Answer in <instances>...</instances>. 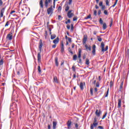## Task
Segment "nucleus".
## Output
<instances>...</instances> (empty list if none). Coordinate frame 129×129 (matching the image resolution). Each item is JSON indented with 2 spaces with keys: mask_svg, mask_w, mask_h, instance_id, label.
Returning <instances> with one entry per match:
<instances>
[{
  "mask_svg": "<svg viewBox=\"0 0 129 129\" xmlns=\"http://www.w3.org/2000/svg\"><path fill=\"white\" fill-rule=\"evenodd\" d=\"M98 120H97V117H95L94 118V120L93 123L91 124L90 129H94V127H97V125H98Z\"/></svg>",
  "mask_w": 129,
  "mask_h": 129,
  "instance_id": "obj_1",
  "label": "nucleus"
},
{
  "mask_svg": "<svg viewBox=\"0 0 129 129\" xmlns=\"http://www.w3.org/2000/svg\"><path fill=\"white\" fill-rule=\"evenodd\" d=\"M101 48L102 49V52H106V51H107L108 50V46H106L105 48H104V42H102L101 43Z\"/></svg>",
  "mask_w": 129,
  "mask_h": 129,
  "instance_id": "obj_2",
  "label": "nucleus"
},
{
  "mask_svg": "<svg viewBox=\"0 0 129 129\" xmlns=\"http://www.w3.org/2000/svg\"><path fill=\"white\" fill-rule=\"evenodd\" d=\"M6 39L9 41L13 40V33L10 32L7 36Z\"/></svg>",
  "mask_w": 129,
  "mask_h": 129,
  "instance_id": "obj_3",
  "label": "nucleus"
},
{
  "mask_svg": "<svg viewBox=\"0 0 129 129\" xmlns=\"http://www.w3.org/2000/svg\"><path fill=\"white\" fill-rule=\"evenodd\" d=\"M72 12H73L72 10H70L69 11V12H68L67 16H68V18H69V19H71V18H72V17H73V16H74L73 15V13H72Z\"/></svg>",
  "mask_w": 129,
  "mask_h": 129,
  "instance_id": "obj_4",
  "label": "nucleus"
},
{
  "mask_svg": "<svg viewBox=\"0 0 129 129\" xmlns=\"http://www.w3.org/2000/svg\"><path fill=\"white\" fill-rule=\"evenodd\" d=\"M52 0H45V2H44V7L45 8H46V9H47V8H48V7H49V4H50V3H51Z\"/></svg>",
  "mask_w": 129,
  "mask_h": 129,
  "instance_id": "obj_5",
  "label": "nucleus"
},
{
  "mask_svg": "<svg viewBox=\"0 0 129 129\" xmlns=\"http://www.w3.org/2000/svg\"><path fill=\"white\" fill-rule=\"evenodd\" d=\"M47 14L50 15V14H53V6H51L50 8L47 9Z\"/></svg>",
  "mask_w": 129,
  "mask_h": 129,
  "instance_id": "obj_6",
  "label": "nucleus"
},
{
  "mask_svg": "<svg viewBox=\"0 0 129 129\" xmlns=\"http://www.w3.org/2000/svg\"><path fill=\"white\" fill-rule=\"evenodd\" d=\"M6 8H7V6H5L1 11L0 21L1 20V18H3V17H4V13H5V11Z\"/></svg>",
  "mask_w": 129,
  "mask_h": 129,
  "instance_id": "obj_7",
  "label": "nucleus"
},
{
  "mask_svg": "<svg viewBox=\"0 0 129 129\" xmlns=\"http://www.w3.org/2000/svg\"><path fill=\"white\" fill-rule=\"evenodd\" d=\"M93 50L92 51V53L94 56H95L96 52V46L95 44H94L92 47Z\"/></svg>",
  "mask_w": 129,
  "mask_h": 129,
  "instance_id": "obj_8",
  "label": "nucleus"
},
{
  "mask_svg": "<svg viewBox=\"0 0 129 129\" xmlns=\"http://www.w3.org/2000/svg\"><path fill=\"white\" fill-rule=\"evenodd\" d=\"M41 53H42V52L39 51L37 54V60H38V63H41Z\"/></svg>",
  "mask_w": 129,
  "mask_h": 129,
  "instance_id": "obj_9",
  "label": "nucleus"
},
{
  "mask_svg": "<svg viewBox=\"0 0 129 129\" xmlns=\"http://www.w3.org/2000/svg\"><path fill=\"white\" fill-rule=\"evenodd\" d=\"M42 47H43V42L42 41V39H40L39 43V49L40 52H42Z\"/></svg>",
  "mask_w": 129,
  "mask_h": 129,
  "instance_id": "obj_10",
  "label": "nucleus"
},
{
  "mask_svg": "<svg viewBox=\"0 0 129 129\" xmlns=\"http://www.w3.org/2000/svg\"><path fill=\"white\" fill-rule=\"evenodd\" d=\"M88 38V36H87V35H84L83 44H85L86 43Z\"/></svg>",
  "mask_w": 129,
  "mask_h": 129,
  "instance_id": "obj_11",
  "label": "nucleus"
},
{
  "mask_svg": "<svg viewBox=\"0 0 129 129\" xmlns=\"http://www.w3.org/2000/svg\"><path fill=\"white\" fill-rule=\"evenodd\" d=\"M72 123V121H71V120H69L67 122V125H68V128L70 129L71 128V124Z\"/></svg>",
  "mask_w": 129,
  "mask_h": 129,
  "instance_id": "obj_12",
  "label": "nucleus"
},
{
  "mask_svg": "<svg viewBox=\"0 0 129 129\" xmlns=\"http://www.w3.org/2000/svg\"><path fill=\"white\" fill-rule=\"evenodd\" d=\"M85 47L86 48V51H91V46L90 45L88 46V45H87V44H86L85 45Z\"/></svg>",
  "mask_w": 129,
  "mask_h": 129,
  "instance_id": "obj_13",
  "label": "nucleus"
},
{
  "mask_svg": "<svg viewBox=\"0 0 129 129\" xmlns=\"http://www.w3.org/2000/svg\"><path fill=\"white\" fill-rule=\"evenodd\" d=\"M101 113V111L100 110H99L98 111V110L97 109V110H96L95 114L97 115V116H98V117L100 116Z\"/></svg>",
  "mask_w": 129,
  "mask_h": 129,
  "instance_id": "obj_14",
  "label": "nucleus"
},
{
  "mask_svg": "<svg viewBox=\"0 0 129 129\" xmlns=\"http://www.w3.org/2000/svg\"><path fill=\"white\" fill-rule=\"evenodd\" d=\"M64 44L63 43V41H62L61 42V50L60 51L61 53H63L64 52Z\"/></svg>",
  "mask_w": 129,
  "mask_h": 129,
  "instance_id": "obj_15",
  "label": "nucleus"
},
{
  "mask_svg": "<svg viewBox=\"0 0 129 129\" xmlns=\"http://www.w3.org/2000/svg\"><path fill=\"white\" fill-rule=\"evenodd\" d=\"M121 107V99H118V108Z\"/></svg>",
  "mask_w": 129,
  "mask_h": 129,
  "instance_id": "obj_16",
  "label": "nucleus"
},
{
  "mask_svg": "<svg viewBox=\"0 0 129 129\" xmlns=\"http://www.w3.org/2000/svg\"><path fill=\"white\" fill-rule=\"evenodd\" d=\"M53 43L55 44H58V43H59V37H57L56 38H55L53 41Z\"/></svg>",
  "mask_w": 129,
  "mask_h": 129,
  "instance_id": "obj_17",
  "label": "nucleus"
},
{
  "mask_svg": "<svg viewBox=\"0 0 129 129\" xmlns=\"http://www.w3.org/2000/svg\"><path fill=\"white\" fill-rule=\"evenodd\" d=\"M123 86V81H122L119 87V91H122V87Z\"/></svg>",
  "mask_w": 129,
  "mask_h": 129,
  "instance_id": "obj_18",
  "label": "nucleus"
},
{
  "mask_svg": "<svg viewBox=\"0 0 129 129\" xmlns=\"http://www.w3.org/2000/svg\"><path fill=\"white\" fill-rule=\"evenodd\" d=\"M39 6L41 9H44V5L43 4V0H40L39 2Z\"/></svg>",
  "mask_w": 129,
  "mask_h": 129,
  "instance_id": "obj_19",
  "label": "nucleus"
},
{
  "mask_svg": "<svg viewBox=\"0 0 129 129\" xmlns=\"http://www.w3.org/2000/svg\"><path fill=\"white\" fill-rule=\"evenodd\" d=\"M55 63L56 66H57V67H58V66H59V62H58V57H55Z\"/></svg>",
  "mask_w": 129,
  "mask_h": 129,
  "instance_id": "obj_20",
  "label": "nucleus"
},
{
  "mask_svg": "<svg viewBox=\"0 0 129 129\" xmlns=\"http://www.w3.org/2000/svg\"><path fill=\"white\" fill-rule=\"evenodd\" d=\"M56 126H57V121H53V129H56Z\"/></svg>",
  "mask_w": 129,
  "mask_h": 129,
  "instance_id": "obj_21",
  "label": "nucleus"
},
{
  "mask_svg": "<svg viewBox=\"0 0 129 129\" xmlns=\"http://www.w3.org/2000/svg\"><path fill=\"white\" fill-rule=\"evenodd\" d=\"M81 49H79V53H78V58L79 59H81Z\"/></svg>",
  "mask_w": 129,
  "mask_h": 129,
  "instance_id": "obj_22",
  "label": "nucleus"
},
{
  "mask_svg": "<svg viewBox=\"0 0 129 129\" xmlns=\"http://www.w3.org/2000/svg\"><path fill=\"white\" fill-rule=\"evenodd\" d=\"M80 88L81 90H83V89H84V87H83V82H81L80 83Z\"/></svg>",
  "mask_w": 129,
  "mask_h": 129,
  "instance_id": "obj_23",
  "label": "nucleus"
},
{
  "mask_svg": "<svg viewBox=\"0 0 129 129\" xmlns=\"http://www.w3.org/2000/svg\"><path fill=\"white\" fill-rule=\"evenodd\" d=\"M38 71L39 74H41V73H42V70H41V67L40 66H38Z\"/></svg>",
  "mask_w": 129,
  "mask_h": 129,
  "instance_id": "obj_24",
  "label": "nucleus"
},
{
  "mask_svg": "<svg viewBox=\"0 0 129 129\" xmlns=\"http://www.w3.org/2000/svg\"><path fill=\"white\" fill-rule=\"evenodd\" d=\"M89 64H90V62L89 61V59L86 58V59L85 64L86 65H89Z\"/></svg>",
  "mask_w": 129,
  "mask_h": 129,
  "instance_id": "obj_25",
  "label": "nucleus"
},
{
  "mask_svg": "<svg viewBox=\"0 0 129 129\" xmlns=\"http://www.w3.org/2000/svg\"><path fill=\"white\" fill-rule=\"evenodd\" d=\"M53 81L55 83H58V78L57 77L55 76L53 77Z\"/></svg>",
  "mask_w": 129,
  "mask_h": 129,
  "instance_id": "obj_26",
  "label": "nucleus"
},
{
  "mask_svg": "<svg viewBox=\"0 0 129 129\" xmlns=\"http://www.w3.org/2000/svg\"><path fill=\"white\" fill-rule=\"evenodd\" d=\"M107 26H106V23H104L103 24V30H106Z\"/></svg>",
  "mask_w": 129,
  "mask_h": 129,
  "instance_id": "obj_27",
  "label": "nucleus"
},
{
  "mask_svg": "<svg viewBox=\"0 0 129 129\" xmlns=\"http://www.w3.org/2000/svg\"><path fill=\"white\" fill-rule=\"evenodd\" d=\"M71 32H73V31H74V26L73 24H72L71 25Z\"/></svg>",
  "mask_w": 129,
  "mask_h": 129,
  "instance_id": "obj_28",
  "label": "nucleus"
},
{
  "mask_svg": "<svg viewBox=\"0 0 129 129\" xmlns=\"http://www.w3.org/2000/svg\"><path fill=\"white\" fill-rule=\"evenodd\" d=\"M55 38H56V35L55 34H51V40H54V39H55Z\"/></svg>",
  "mask_w": 129,
  "mask_h": 129,
  "instance_id": "obj_29",
  "label": "nucleus"
},
{
  "mask_svg": "<svg viewBox=\"0 0 129 129\" xmlns=\"http://www.w3.org/2000/svg\"><path fill=\"white\" fill-rule=\"evenodd\" d=\"M73 59V60H74V61H76V60H77V55L76 54L74 55Z\"/></svg>",
  "mask_w": 129,
  "mask_h": 129,
  "instance_id": "obj_30",
  "label": "nucleus"
},
{
  "mask_svg": "<svg viewBox=\"0 0 129 129\" xmlns=\"http://www.w3.org/2000/svg\"><path fill=\"white\" fill-rule=\"evenodd\" d=\"M117 2H118V0H115V2L114 4V5L111 6L110 8H114V7H115V6H116V4H117Z\"/></svg>",
  "mask_w": 129,
  "mask_h": 129,
  "instance_id": "obj_31",
  "label": "nucleus"
},
{
  "mask_svg": "<svg viewBox=\"0 0 129 129\" xmlns=\"http://www.w3.org/2000/svg\"><path fill=\"white\" fill-rule=\"evenodd\" d=\"M69 9H70V7H69V6H67L66 7L65 11L66 12H68L69 11Z\"/></svg>",
  "mask_w": 129,
  "mask_h": 129,
  "instance_id": "obj_32",
  "label": "nucleus"
},
{
  "mask_svg": "<svg viewBox=\"0 0 129 129\" xmlns=\"http://www.w3.org/2000/svg\"><path fill=\"white\" fill-rule=\"evenodd\" d=\"M97 39L99 42H101V41H102V38H101L99 36H97Z\"/></svg>",
  "mask_w": 129,
  "mask_h": 129,
  "instance_id": "obj_33",
  "label": "nucleus"
},
{
  "mask_svg": "<svg viewBox=\"0 0 129 129\" xmlns=\"http://www.w3.org/2000/svg\"><path fill=\"white\" fill-rule=\"evenodd\" d=\"M48 36V31H47V30L45 31V38L47 39V36Z\"/></svg>",
  "mask_w": 129,
  "mask_h": 129,
  "instance_id": "obj_34",
  "label": "nucleus"
},
{
  "mask_svg": "<svg viewBox=\"0 0 129 129\" xmlns=\"http://www.w3.org/2000/svg\"><path fill=\"white\" fill-rule=\"evenodd\" d=\"M91 95H93V89L92 88H91L90 89Z\"/></svg>",
  "mask_w": 129,
  "mask_h": 129,
  "instance_id": "obj_35",
  "label": "nucleus"
},
{
  "mask_svg": "<svg viewBox=\"0 0 129 129\" xmlns=\"http://www.w3.org/2000/svg\"><path fill=\"white\" fill-rule=\"evenodd\" d=\"M68 51H69V52H70V53H71V54H72V55H73V52L71 51V47H69L68 48Z\"/></svg>",
  "mask_w": 129,
  "mask_h": 129,
  "instance_id": "obj_36",
  "label": "nucleus"
},
{
  "mask_svg": "<svg viewBox=\"0 0 129 129\" xmlns=\"http://www.w3.org/2000/svg\"><path fill=\"white\" fill-rule=\"evenodd\" d=\"M106 5L109 7V1L108 0H105Z\"/></svg>",
  "mask_w": 129,
  "mask_h": 129,
  "instance_id": "obj_37",
  "label": "nucleus"
},
{
  "mask_svg": "<svg viewBox=\"0 0 129 129\" xmlns=\"http://www.w3.org/2000/svg\"><path fill=\"white\" fill-rule=\"evenodd\" d=\"M104 14L106 16H108V12L107 11V10H104Z\"/></svg>",
  "mask_w": 129,
  "mask_h": 129,
  "instance_id": "obj_38",
  "label": "nucleus"
},
{
  "mask_svg": "<svg viewBox=\"0 0 129 129\" xmlns=\"http://www.w3.org/2000/svg\"><path fill=\"white\" fill-rule=\"evenodd\" d=\"M101 7V10L102 11H104V10H105L106 8H105V5H102Z\"/></svg>",
  "mask_w": 129,
  "mask_h": 129,
  "instance_id": "obj_39",
  "label": "nucleus"
},
{
  "mask_svg": "<svg viewBox=\"0 0 129 129\" xmlns=\"http://www.w3.org/2000/svg\"><path fill=\"white\" fill-rule=\"evenodd\" d=\"M47 29L49 31V35H52V32L51 31H52V29H51L50 27H48Z\"/></svg>",
  "mask_w": 129,
  "mask_h": 129,
  "instance_id": "obj_40",
  "label": "nucleus"
},
{
  "mask_svg": "<svg viewBox=\"0 0 129 129\" xmlns=\"http://www.w3.org/2000/svg\"><path fill=\"white\" fill-rule=\"evenodd\" d=\"M112 86H113V82L111 81L110 82V87H112Z\"/></svg>",
  "mask_w": 129,
  "mask_h": 129,
  "instance_id": "obj_41",
  "label": "nucleus"
},
{
  "mask_svg": "<svg viewBox=\"0 0 129 129\" xmlns=\"http://www.w3.org/2000/svg\"><path fill=\"white\" fill-rule=\"evenodd\" d=\"M99 23L101 25H103V21H102V19L100 18L99 20Z\"/></svg>",
  "mask_w": 129,
  "mask_h": 129,
  "instance_id": "obj_42",
  "label": "nucleus"
},
{
  "mask_svg": "<svg viewBox=\"0 0 129 129\" xmlns=\"http://www.w3.org/2000/svg\"><path fill=\"white\" fill-rule=\"evenodd\" d=\"M99 7H102V6H103V2H102V1L100 2L99 3Z\"/></svg>",
  "mask_w": 129,
  "mask_h": 129,
  "instance_id": "obj_43",
  "label": "nucleus"
},
{
  "mask_svg": "<svg viewBox=\"0 0 129 129\" xmlns=\"http://www.w3.org/2000/svg\"><path fill=\"white\" fill-rule=\"evenodd\" d=\"M72 69L73 72H75L76 71V70L75 69V67H74V66H73V67H72Z\"/></svg>",
  "mask_w": 129,
  "mask_h": 129,
  "instance_id": "obj_44",
  "label": "nucleus"
},
{
  "mask_svg": "<svg viewBox=\"0 0 129 129\" xmlns=\"http://www.w3.org/2000/svg\"><path fill=\"white\" fill-rule=\"evenodd\" d=\"M10 25V21H7L5 25V27H8Z\"/></svg>",
  "mask_w": 129,
  "mask_h": 129,
  "instance_id": "obj_45",
  "label": "nucleus"
},
{
  "mask_svg": "<svg viewBox=\"0 0 129 129\" xmlns=\"http://www.w3.org/2000/svg\"><path fill=\"white\" fill-rule=\"evenodd\" d=\"M107 114V113H105V114L102 117V119H104V118H105V117H106Z\"/></svg>",
  "mask_w": 129,
  "mask_h": 129,
  "instance_id": "obj_46",
  "label": "nucleus"
},
{
  "mask_svg": "<svg viewBox=\"0 0 129 129\" xmlns=\"http://www.w3.org/2000/svg\"><path fill=\"white\" fill-rule=\"evenodd\" d=\"M97 129H104V127H103L102 126H98L97 127Z\"/></svg>",
  "mask_w": 129,
  "mask_h": 129,
  "instance_id": "obj_47",
  "label": "nucleus"
},
{
  "mask_svg": "<svg viewBox=\"0 0 129 129\" xmlns=\"http://www.w3.org/2000/svg\"><path fill=\"white\" fill-rule=\"evenodd\" d=\"M68 40L69 42V43H71V42H72V38L69 37Z\"/></svg>",
  "mask_w": 129,
  "mask_h": 129,
  "instance_id": "obj_48",
  "label": "nucleus"
},
{
  "mask_svg": "<svg viewBox=\"0 0 129 129\" xmlns=\"http://www.w3.org/2000/svg\"><path fill=\"white\" fill-rule=\"evenodd\" d=\"M4 64V59H1V60H0V65L1 66H2V65H3Z\"/></svg>",
  "mask_w": 129,
  "mask_h": 129,
  "instance_id": "obj_49",
  "label": "nucleus"
},
{
  "mask_svg": "<svg viewBox=\"0 0 129 129\" xmlns=\"http://www.w3.org/2000/svg\"><path fill=\"white\" fill-rule=\"evenodd\" d=\"M94 16H95V17H96V16H97V11L95 10L94 11Z\"/></svg>",
  "mask_w": 129,
  "mask_h": 129,
  "instance_id": "obj_50",
  "label": "nucleus"
},
{
  "mask_svg": "<svg viewBox=\"0 0 129 129\" xmlns=\"http://www.w3.org/2000/svg\"><path fill=\"white\" fill-rule=\"evenodd\" d=\"M96 87H99V82H96Z\"/></svg>",
  "mask_w": 129,
  "mask_h": 129,
  "instance_id": "obj_51",
  "label": "nucleus"
},
{
  "mask_svg": "<svg viewBox=\"0 0 129 129\" xmlns=\"http://www.w3.org/2000/svg\"><path fill=\"white\" fill-rule=\"evenodd\" d=\"M3 4H4V2H3V0H0V7H2Z\"/></svg>",
  "mask_w": 129,
  "mask_h": 129,
  "instance_id": "obj_52",
  "label": "nucleus"
},
{
  "mask_svg": "<svg viewBox=\"0 0 129 129\" xmlns=\"http://www.w3.org/2000/svg\"><path fill=\"white\" fill-rule=\"evenodd\" d=\"M78 62L80 64H81V63H82V60L81 59V58H79V61Z\"/></svg>",
  "mask_w": 129,
  "mask_h": 129,
  "instance_id": "obj_53",
  "label": "nucleus"
},
{
  "mask_svg": "<svg viewBox=\"0 0 129 129\" xmlns=\"http://www.w3.org/2000/svg\"><path fill=\"white\" fill-rule=\"evenodd\" d=\"M77 17H75L73 18V21L75 22V21H77Z\"/></svg>",
  "mask_w": 129,
  "mask_h": 129,
  "instance_id": "obj_54",
  "label": "nucleus"
},
{
  "mask_svg": "<svg viewBox=\"0 0 129 129\" xmlns=\"http://www.w3.org/2000/svg\"><path fill=\"white\" fill-rule=\"evenodd\" d=\"M75 125L76 128H77V129L78 128L79 125H78V124L77 123H75Z\"/></svg>",
  "mask_w": 129,
  "mask_h": 129,
  "instance_id": "obj_55",
  "label": "nucleus"
},
{
  "mask_svg": "<svg viewBox=\"0 0 129 129\" xmlns=\"http://www.w3.org/2000/svg\"><path fill=\"white\" fill-rule=\"evenodd\" d=\"M72 1H73V0H69V5L70 6L72 5Z\"/></svg>",
  "mask_w": 129,
  "mask_h": 129,
  "instance_id": "obj_56",
  "label": "nucleus"
},
{
  "mask_svg": "<svg viewBox=\"0 0 129 129\" xmlns=\"http://www.w3.org/2000/svg\"><path fill=\"white\" fill-rule=\"evenodd\" d=\"M100 14H101V10H99L98 12V16H100Z\"/></svg>",
  "mask_w": 129,
  "mask_h": 129,
  "instance_id": "obj_57",
  "label": "nucleus"
},
{
  "mask_svg": "<svg viewBox=\"0 0 129 129\" xmlns=\"http://www.w3.org/2000/svg\"><path fill=\"white\" fill-rule=\"evenodd\" d=\"M70 23V19H69L66 22V24L67 25V24Z\"/></svg>",
  "mask_w": 129,
  "mask_h": 129,
  "instance_id": "obj_58",
  "label": "nucleus"
},
{
  "mask_svg": "<svg viewBox=\"0 0 129 129\" xmlns=\"http://www.w3.org/2000/svg\"><path fill=\"white\" fill-rule=\"evenodd\" d=\"M14 13H16V11H15V10L12 11L10 12V15H12V14H14Z\"/></svg>",
  "mask_w": 129,
  "mask_h": 129,
  "instance_id": "obj_59",
  "label": "nucleus"
},
{
  "mask_svg": "<svg viewBox=\"0 0 129 129\" xmlns=\"http://www.w3.org/2000/svg\"><path fill=\"white\" fill-rule=\"evenodd\" d=\"M62 10V7L59 6L58 8V11H61Z\"/></svg>",
  "mask_w": 129,
  "mask_h": 129,
  "instance_id": "obj_60",
  "label": "nucleus"
},
{
  "mask_svg": "<svg viewBox=\"0 0 129 129\" xmlns=\"http://www.w3.org/2000/svg\"><path fill=\"white\" fill-rule=\"evenodd\" d=\"M112 23H113V20L112 18L111 19V23L110 24V27H111L112 26Z\"/></svg>",
  "mask_w": 129,
  "mask_h": 129,
  "instance_id": "obj_61",
  "label": "nucleus"
},
{
  "mask_svg": "<svg viewBox=\"0 0 129 129\" xmlns=\"http://www.w3.org/2000/svg\"><path fill=\"white\" fill-rule=\"evenodd\" d=\"M67 28L68 30H70V26L69 25H67Z\"/></svg>",
  "mask_w": 129,
  "mask_h": 129,
  "instance_id": "obj_62",
  "label": "nucleus"
},
{
  "mask_svg": "<svg viewBox=\"0 0 129 129\" xmlns=\"http://www.w3.org/2000/svg\"><path fill=\"white\" fill-rule=\"evenodd\" d=\"M90 18H91V15L90 14L87 17V19H90Z\"/></svg>",
  "mask_w": 129,
  "mask_h": 129,
  "instance_id": "obj_63",
  "label": "nucleus"
},
{
  "mask_svg": "<svg viewBox=\"0 0 129 129\" xmlns=\"http://www.w3.org/2000/svg\"><path fill=\"white\" fill-rule=\"evenodd\" d=\"M52 48H53V49H55V48H56V44H53L52 46Z\"/></svg>",
  "mask_w": 129,
  "mask_h": 129,
  "instance_id": "obj_64",
  "label": "nucleus"
}]
</instances>
